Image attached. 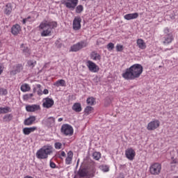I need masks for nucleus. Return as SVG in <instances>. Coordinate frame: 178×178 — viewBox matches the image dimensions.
Wrapping results in <instances>:
<instances>
[{"instance_id": "412c9836", "label": "nucleus", "mask_w": 178, "mask_h": 178, "mask_svg": "<svg viewBox=\"0 0 178 178\" xmlns=\"http://www.w3.org/2000/svg\"><path fill=\"white\" fill-rule=\"evenodd\" d=\"M72 159H73V152L69 151L67 153V156L65 159L66 165H70V163H72Z\"/></svg>"}, {"instance_id": "b1692460", "label": "nucleus", "mask_w": 178, "mask_h": 178, "mask_svg": "<svg viewBox=\"0 0 178 178\" xmlns=\"http://www.w3.org/2000/svg\"><path fill=\"white\" fill-rule=\"evenodd\" d=\"M4 13L7 16H9L12 13V4L7 3L4 10Z\"/></svg>"}, {"instance_id": "6e6d98bb", "label": "nucleus", "mask_w": 178, "mask_h": 178, "mask_svg": "<svg viewBox=\"0 0 178 178\" xmlns=\"http://www.w3.org/2000/svg\"><path fill=\"white\" fill-rule=\"evenodd\" d=\"M33 92H35V88H33Z\"/></svg>"}, {"instance_id": "c03bdc74", "label": "nucleus", "mask_w": 178, "mask_h": 178, "mask_svg": "<svg viewBox=\"0 0 178 178\" xmlns=\"http://www.w3.org/2000/svg\"><path fill=\"white\" fill-rule=\"evenodd\" d=\"M54 145L56 149H60V148H62V143H56Z\"/></svg>"}, {"instance_id": "5fc2aeb1", "label": "nucleus", "mask_w": 178, "mask_h": 178, "mask_svg": "<svg viewBox=\"0 0 178 178\" xmlns=\"http://www.w3.org/2000/svg\"><path fill=\"white\" fill-rule=\"evenodd\" d=\"M63 120V118H58V122H62Z\"/></svg>"}, {"instance_id": "4d7b16f0", "label": "nucleus", "mask_w": 178, "mask_h": 178, "mask_svg": "<svg viewBox=\"0 0 178 178\" xmlns=\"http://www.w3.org/2000/svg\"><path fill=\"white\" fill-rule=\"evenodd\" d=\"M67 1H79V0H67Z\"/></svg>"}, {"instance_id": "1a4fd4ad", "label": "nucleus", "mask_w": 178, "mask_h": 178, "mask_svg": "<svg viewBox=\"0 0 178 178\" xmlns=\"http://www.w3.org/2000/svg\"><path fill=\"white\" fill-rule=\"evenodd\" d=\"M72 26H73V29L75 30V31H77V30H80L81 29V17L74 18Z\"/></svg>"}, {"instance_id": "39448f33", "label": "nucleus", "mask_w": 178, "mask_h": 178, "mask_svg": "<svg viewBox=\"0 0 178 178\" xmlns=\"http://www.w3.org/2000/svg\"><path fill=\"white\" fill-rule=\"evenodd\" d=\"M88 46V42L86 40H82L71 47L70 51L72 52H78L80 49L86 48Z\"/></svg>"}, {"instance_id": "4c0bfd02", "label": "nucleus", "mask_w": 178, "mask_h": 178, "mask_svg": "<svg viewBox=\"0 0 178 178\" xmlns=\"http://www.w3.org/2000/svg\"><path fill=\"white\" fill-rule=\"evenodd\" d=\"M32 97H34V95L33 93H29V94L24 95L23 96V99L25 101H27V99H30V98H31Z\"/></svg>"}, {"instance_id": "58836bf2", "label": "nucleus", "mask_w": 178, "mask_h": 178, "mask_svg": "<svg viewBox=\"0 0 178 178\" xmlns=\"http://www.w3.org/2000/svg\"><path fill=\"white\" fill-rule=\"evenodd\" d=\"M106 48L108 51H113V49L115 48V44L110 42L107 44Z\"/></svg>"}, {"instance_id": "7c9ffc66", "label": "nucleus", "mask_w": 178, "mask_h": 178, "mask_svg": "<svg viewBox=\"0 0 178 178\" xmlns=\"http://www.w3.org/2000/svg\"><path fill=\"white\" fill-rule=\"evenodd\" d=\"M86 102L88 105H94V103L95 102V99H94V97H88L86 100Z\"/></svg>"}, {"instance_id": "c756f323", "label": "nucleus", "mask_w": 178, "mask_h": 178, "mask_svg": "<svg viewBox=\"0 0 178 178\" xmlns=\"http://www.w3.org/2000/svg\"><path fill=\"white\" fill-rule=\"evenodd\" d=\"M92 157H93V159H95V161H99L101 158V153L98 152H95L92 154Z\"/></svg>"}, {"instance_id": "a18cd8bd", "label": "nucleus", "mask_w": 178, "mask_h": 178, "mask_svg": "<svg viewBox=\"0 0 178 178\" xmlns=\"http://www.w3.org/2000/svg\"><path fill=\"white\" fill-rule=\"evenodd\" d=\"M50 168L52 169H55L56 168V164L55 163L50 161Z\"/></svg>"}, {"instance_id": "79ce46f5", "label": "nucleus", "mask_w": 178, "mask_h": 178, "mask_svg": "<svg viewBox=\"0 0 178 178\" xmlns=\"http://www.w3.org/2000/svg\"><path fill=\"white\" fill-rule=\"evenodd\" d=\"M37 88H38V90H37L38 95H42V90H41V85L38 84Z\"/></svg>"}, {"instance_id": "2eb2a0df", "label": "nucleus", "mask_w": 178, "mask_h": 178, "mask_svg": "<svg viewBox=\"0 0 178 178\" xmlns=\"http://www.w3.org/2000/svg\"><path fill=\"white\" fill-rule=\"evenodd\" d=\"M35 116H30L29 118L24 120V124L25 126H31V124L35 122Z\"/></svg>"}, {"instance_id": "a878e982", "label": "nucleus", "mask_w": 178, "mask_h": 178, "mask_svg": "<svg viewBox=\"0 0 178 178\" xmlns=\"http://www.w3.org/2000/svg\"><path fill=\"white\" fill-rule=\"evenodd\" d=\"M54 86H56V87H65V86H66V81L63 79H60L56 81Z\"/></svg>"}, {"instance_id": "864d4df0", "label": "nucleus", "mask_w": 178, "mask_h": 178, "mask_svg": "<svg viewBox=\"0 0 178 178\" xmlns=\"http://www.w3.org/2000/svg\"><path fill=\"white\" fill-rule=\"evenodd\" d=\"M118 178H124V175L123 174H120Z\"/></svg>"}, {"instance_id": "f704fd0d", "label": "nucleus", "mask_w": 178, "mask_h": 178, "mask_svg": "<svg viewBox=\"0 0 178 178\" xmlns=\"http://www.w3.org/2000/svg\"><path fill=\"white\" fill-rule=\"evenodd\" d=\"M92 107L91 106H88L86 107L84 112L86 115H90L91 113V111H92Z\"/></svg>"}, {"instance_id": "4468645a", "label": "nucleus", "mask_w": 178, "mask_h": 178, "mask_svg": "<svg viewBox=\"0 0 178 178\" xmlns=\"http://www.w3.org/2000/svg\"><path fill=\"white\" fill-rule=\"evenodd\" d=\"M26 110L27 112H35V111L40 110V105L38 104L28 105L26 106Z\"/></svg>"}, {"instance_id": "9b49d317", "label": "nucleus", "mask_w": 178, "mask_h": 178, "mask_svg": "<svg viewBox=\"0 0 178 178\" xmlns=\"http://www.w3.org/2000/svg\"><path fill=\"white\" fill-rule=\"evenodd\" d=\"M125 155L127 159L133 161V159H134V156H136V152L132 148H129L125 151Z\"/></svg>"}, {"instance_id": "3c124183", "label": "nucleus", "mask_w": 178, "mask_h": 178, "mask_svg": "<svg viewBox=\"0 0 178 178\" xmlns=\"http://www.w3.org/2000/svg\"><path fill=\"white\" fill-rule=\"evenodd\" d=\"M48 92H49L48 89H44V90H43V94H44V95L48 94Z\"/></svg>"}, {"instance_id": "cd10ccee", "label": "nucleus", "mask_w": 178, "mask_h": 178, "mask_svg": "<svg viewBox=\"0 0 178 178\" xmlns=\"http://www.w3.org/2000/svg\"><path fill=\"white\" fill-rule=\"evenodd\" d=\"M78 175L79 177H86L87 176V172H86L85 168H81L78 171Z\"/></svg>"}, {"instance_id": "de8ad7c7", "label": "nucleus", "mask_w": 178, "mask_h": 178, "mask_svg": "<svg viewBox=\"0 0 178 178\" xmlns=\"http://www.w3.org/2000/svg\"><path fill=\"white\" fill-rule=\"evenodd\" d=\"M3 69H4L3 65L0 63V74H2V72H3Z\"/></svg>"}, {"instance_id": "9d476101", "label": "nucleus", "mask_w": 178, "mask_h": 178, "mask_svg": "<svg viewBox=\"0 0 178 178\" xmlns=\"http://www.w3.org/2000/svg\"><path fill=\"white\" fill-rule=\"evenodd\" d=\"M54 104H55L54 99L49 97H46L44 98V102H43L42 106L43 108H47V109H49V108H52V106H54Z\"/></svg>"}, {"instance_id": "f03ea898", "label": "nucleus", "mask_w": 178, "mask_h": 178, "mask_svg": "<svg viewBox=\"0 0 178 178\" xmlns=\"http://www.w3.org/2000/svg\"><path fill=\"white\" fill-rule=\"evenodd\" d=\"M58 23H56V22L45 21L41 22L39 26V29L43 30L40 33L41 37H49V35H51L52 30H54V29H56Z\"/></svg>"}, {"instance_id": "f3484780", "label": "nucleus", "mask_w": 178, "mask_h": 178, "mask_svg": "<svg viewBox=\"0 0 178 178\" xmlns=\"http://www.w3.org/2000/svg\"><path fill=\"white\" fill-rule=\"evenodd\" d=\"M172 41H173V35H172V33H168L164 37L163 44H164V45H168V44H170Z\"/></svg>"}, {"instance_id": "ddd939ff", "label": "nucleus", "mask_w": 178, "mask_h": 178, "mask_svg": "<svg viewBox=\"0 0 178 178\" xmlns=\"http://www.w3.org/2000/svg\"><path fill=\"white\" fill-rule=\"evenodd\" d=\"M22 70H23V65H22V64H17L15 66V70L10 71V74H11V76H15L17 74V73H20Z\"/></svg>"}, {"instance_id": "8fccbe9b", "label": "nucleus", "mask_w": 178, "mask_h": 178, "mask_svg": "<svg viewBox=\"0 0 178 178\" xmlns=\"http://www.w3.org/2000/svg\"><path fill=\"white\" fill-rule=\"evenodd\" d=\"M164 33H165V34H169V29L165 28V29H164Z\"/></svg>"}, {"instance_id": "2f4dec72", "label": "nucleus", "mask_w": 178, "mask_h": 178, "mask_svg": "<svg viewBox=\"0 0 178 178\" xmlns=\"http://www.w3.org/2000/svg\"><path fill=\"white\" fill-rule=\"evenodd\" d=\"M99 169L102 170V172H109V167L107 165H100Z\"/></svg>"}, {"instance_id": "09e8293b", "label": "nucleus", "mask_w": 178, "mask_h": 178, "mask_svg": "<svg viewBox=\"0 0 178 178\" xmlns=\"http://www.w3.org/2000/svg\"><path fill=\"white\" fill-rule=\"evenodd\" d=\"M172 161L171 162V163H177V161L176 160V159L172 157Z\"/></svg>"}, {"instance_id": "dca6fc26", "label": "nucleus", "mask_w": 178, "mask_h": 178, "mask_svg": "<svg viewBox=\"0 0 178 178\" xmlns=\"http://www.w3.org/2000/svg\"><path fill=\"white\" fill-rule=\"evenodd\" d=\"M35 130H37V127H25L23 129L22 131L25 136H29V134L33 133Z\"/></svg>"}, {"instance_id": "a19ab883", "label": "nucleus", "mask_w": 178, "mask_h": 178, "mask_svg": "<svg viewBox=\"0 0 178 178\" xmlns=\"http://www.w3.org/2000/svg\"><path fill=\"white\" fill-rule=\"evenodd\" d=\"M116 51H117V52H122V51H123V45L117 44L116 45Z\"/></svg>"}, {"instance_id": "13d9d810", "label": "nucleus", "mask_w": 178, "mask_h": 178, "mask_svg": "<svg viewBox=\"0 0 178 178\" xmlns=\"http://www.w3.org/2000/svg\"><path fill=\"white\" fill-rule=\"evenodd\" d=\"M79 161H80V160H78V161H77V165H79Z\"/></svg>"}, {"instance_id": "20e7f679", "label": "nucleus", "mask_w": 178, "mask_h": 178, "mask_svg": "<svg viewBox=\"0 0 178 178\" xmlns=\"http://www.w3.org/2000/svg\"><path fill=\"white\" fill-rule=\"evenodd\" d=\"M161 170H162V165L159 163H154L149 167L150 175L154 176H158L161 173Z\"/></svg>"}, {"instance_id": "393cba45", "label": "nucleus", "mask_w": 178, "mask_h": 178, "mask_svg": "<svg viewBox=\"0 0 178 178\" xmlns=\"http://www.w3.org/2000/svg\"><path fill=\"white\" fill-rule=\"evenodd\" d=\"M72 111H74V112H81V104L80 103H75L72 106Z\"/></svg>"}, {"instance_id": "ea45409f", "label": "nucleus", "mask_w": 178, "mask_h": 178, "mask_svg": "<svg viewBox=\"0 0 178 178\" xmlns=\"http://www.w3.org/2000/svg\"><path fill=\"white\" fill-rule=\"evenodd\" d=\"M0 95H8V90L0 88Z\"/></svg>"}, {"instance_id": "0eeeda50", "label": "nucleus", "mask_w": 178, "mask_h": 178, "mask_svg": "<svg viewBox=\"0 0 178 178\" xmlns=\"http://www.w3.org/2000/svg\"><path fill=\"white\" fill-rule=\"evenodd\" d=\"M86 66L88 67L90 72H92V73H97V72H99V67H98L95 63L91 60H88L86 62Z\"/></svg>"}, {"instance_id": "f257e3e1", "label": "nucleus", "mask_w": 178, "mask_h": 178, "mask_svg": "<svg viewBox=\"0 0 178 178\" xmlns=\"http://www.w3.org/2000/svg\"><path fill=\"white\" fill-rule=\"evenodd\" d=\"M143 67L140 64H135L127 68L124 73L122 77L125 80H134L138 79L143 73Z\"/></svg>"}, {"instance_id": "49530a36", "label": "nucleus", "mask_w": 178, "mask_h": 178, "mask_svg": "<svg viewBox=\"0 0 178 178\" xmlns=\"http://www.w3.org/2000/svg\"><path fill=\"white\" fill-rule=\"evenodd\" d=\"M29 19H31V17H28L27 18H24V19L22 20L23 24H26V23H27V22H29Z\"/></svg>"}, {"instance_id": "6e6552de", "label": "nucleus", "mask_w": 178, "mask_h": 178, "mask_svg": "<svg viewBox=\"0 0 178 178\" xmlns=\"http://www.w3.org/2000/svg\"><path fill=\"white\" fill-rule=\"evenodd\" d=\"M161 124V122L158 120H154L153 121H151L149 123H148L147 129L149 131L156 130V129H158Z\"/></svg>"}, {"instance_id": "bf43d9fd", "label": "nucleus", "mask_w": 178, "mask_h": 178, "mask_svg": "<svg viewBox=\"0 0 178 178\" xmlns=\"http://www.w3.org/2000/svg\"><path fill=\"white\" fill-rule=\"evenodd\" d=\"M174 178H178V177H175Z\"/></svg>"}, {"instance_id": "aec40b11", "label": "nucleus", "mask_w": 178, "mask_h": 178, "mask_svg": "<svg viewBox=\"0 0 178 178\" xmlns=\"http://www.w3.org/2000/svg\"><path fill=\"white\" fill-rule=\"evenodd\" d=\"M124 17L126 20H131L133 19H137V17H138V13H135L131 14H127L124 15Z\"/></svg>"}, {"instance_id": "f8f14e48", "label": "nucleus", "mask_w": 178, "mask_h": 178, "mask_svg": "<svg viewBox=\"0 0 178 178\" xmlns=\"http://www.w3.org/2000/svg\"><path fill=\"white\" fill-rule=\"evenodd\" d=\"M62 3L64 4L66 6V8H67L68 9H71V10H74V8L77 6L78 1H71L67 2L63 1Z\"/></svg>"}, {"instance_id": "5701e85b", "label": "nucleus", "mask_w": 178, "mask_h": 178, "mask_svg": "<svg viewBox=\"0 0 178 178\" xmlns=\"http://www.w3.org/2000/svg\"><path fill=\"white\" fill-rule=\"evenodd\" d=\"M137 45L138 48L140 49H145L147 48V45L145 44V42L143 39H138Z\"/></svg>"}, {"instance_id": "603ef678", "label": "nucleus", "mask_w": 178, "mask_h": 178, "mask_svg": "<svg viewBox=\"0 0 178 178\" xmlns=\"http://www.w3.org/2000/svg\"><path fill=\"white\" fill-rule=\"evenodd\" d=\"M60 155L61 156H66V153H65V152H61Z\"/></svg>"}, {"instance_id": "a211bd4d", "label": "nucleus", "mask_w": 178, "mask_h": 178, "mask_svg": "<svg viewBox=\"0 0 178 178\" xmlns=\"http://www.w3.org/2000/svg\"><path fill=\"white\" fill-rule=\"evenodd\" d=\"M20 30H22V28H20V25L15 24L13 25L11 28V33L13 34V35H17L19 33H20Z\"/></svg>"}, {"instance_id": "37998d69", "label": "nucleus", "mask_w": 178, "mask_h": 178, "mask_svg": "<svg viewBox=\"0 0 178 178\" xmlns=\"http://www.w3.org/2000/svg\"><path fill=\"white\" fill-rule=\"evenodd\" d=\"M55 44H56V47L57 48H62V46L63 45V44H62V42H60V41L59 40H57L56 41Z\"/></svg>"}, {"instance_id": "4be33fe9", "label": "nucleus", "mask_w": 178, "mask_h": 178, "mask_svg": "<svg viewBox=\"0 0 178 178\" xmlns=\"http://www.w3.org/2000/svg\"><path fill=\"white\" fill-rule=\"evenodd\" d=\"M90 58L92 59V60H101V55L96 51L91 52Z\"/></svg>"}, {"instance_id": "423d86ee", "label": "nucleus", "mask_w": 178, "mask_h": 178, "mask_svg": "<svg viewBox=\"0 0 178 178\" xmlns=\"http://www.w3.org/2000/svg\"><path fill=\"white\" fill-rule=\"evenodd\" d=\"M60 131L65 136H73V127L67 124L62 125Z\"/></svg>"}, {"instance_id": "72a5a7b5", "label": "nucleus", "mask_w": 178, "mask_h": 178, "mask_svg": "<svg viewBox=\"0 0 178 178\" xmlns=\"http://www.w3.org/2000/svg\"><path fill=\"white\" fill-rule=\"evenodd\" d=\"M27 64L29 66V67L33 68L37 64V61L36 60H30L28 61Z\"/></svg>"}, {"instance_id": "c85d7f7f", "label": "nucleus", "mask_w": 178, "mask_h": 178, "mask_svg": "<svg viewBox=\"0 0 178 178\" xmlns=\"http://www.w3.org/2000/svg\"><path fill=\"white\" fill-rule=\"evenodd\" d=\"M21 90H22L23 92L30 91V86H29V84L25 83L21 86Z\"/></svg>"}, {"instance_id": "c9c22d12", "label": "nucleus", "mask_w": 178, "mask_h": 178, "mask_svg": "<svg viewBox=\"0 0 178 178\" xmlns=\"http://www.w3.org/2000/svg\"><path fill=\"white\" fill-rule=\"evenodd\" d=\"M84 10V7L82 5L77 6L76 8V13H81Z\"/></svg>"}, {"instance_id": "e433bc0d", "label": "nucleus", "mask_w": 178, "mask_h": 178, "mask_svg": "<svg viewBox=\"0 0 178 178\" xmlns=\"http://www.w3.org/2000/svg\"><path fill=\"white\" fill-rule=\"evenodd\" d=\"M13 118V115H12V114H7L3 118L6 122H10V120H12Z\"/></svg>"}, {"instance_id": "bb28decb", "label": "nucleus", "mask_w": 178, "mask_h": 178, "mask_svg": "<svg viewBox=\"0 0 178 178\" xmlns=\"http://www.w3.org/2000/svg\"><path fill=\"white\" fill-rule=\"evenodd\" d=\"M8 112H12L10 107H0V115L2 113H8Z\"/></svg>"}, {"instance_id": "6ab92c4d", "label": "nucleus", "mask_w": 178, "mask_h": 178, "mask_svg": "<svg viewBox=\"0 0 178 178\" xmlns=\"http://www.w3.org/2000/svg\"><path fill=\"white\" fill-rule=\"evenodd\" d=\"M44 122L49 127H52L55 125V118L49 117L47 119L44 120Z\"/></svg>"}, {"instance_id": "7ed1b4c3", "label": "nucleus", "mask_w": 178, "mask_h": 178, "mask_svg": "<svg viewBox=\"0 0 178 178\" xmlns=\"http://www.w3.org/2000/svg\"><path fill=\"white\" fill-rule=\"evenodd\" d=\"M51 146H44L36 152V156L38 159H47V158H48V155H51Z\"/></svg>"}, {"instance_id": "473e14b6", "label": "nucleus", "mask_w": 178, "mask_h": 178, "mask_svg": "<svg viewBox=\"0 0 178 178\" xmlns=\"http://www.w3.org/2000/svg\"><path fill=\"white\" fill-rule=\"evenodd\" d=\"M22 52L25 56H30V49H29V47H24L22 49Z\"/></svg>"}]
</instances>
